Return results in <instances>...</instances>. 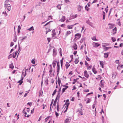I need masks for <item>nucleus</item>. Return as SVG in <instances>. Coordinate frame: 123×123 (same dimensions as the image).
<instances>
[{
    "label": "nucleus",
    "mask_w": 123,
    "mask_h": 123,
    "mask_svg": "<svg viewBox=\"0 0 123 123\" xmlns=\"http://www.w3.org/2000/svg\"><path fill=\"white\" fill-rule=\"evenodd\" d=\"M85 9L87 11H89V8L87 7V5H86L85 6Z\"/></svg>",
    "instance_id": "c03bdc74"
},
{
    "label": "nucleus",
    "mask_w": 123,
    "mask_h": 123,
    "mask_svg": "<svg viewBox=\"0 0 123 123\" xmlns=\"http://www.w3.org/2000/svg\"><path fill=\"white\" fill-rule=\"evenodd\" d=\"M57 82H58L61 83V80L60 79L59 76L58 77Z\"/></svg>",
    "instance_id": "79ce46f5"
},
{
    "label": "nucleus",
    "mask_w": 123,
    "mask_h": 123,
    "mask_svg": "<svg viewBox=\"0 0 123 123\" xmlns=\"http://www.w3.org/2000/svg\"><path fill=\"white\" fill-rule=\"evenodd\" d=\"M94 43L95 44V45H94V46H96L97 47H98L100 45V44H99L95 43Z\"/></svg>",
    "instance_id": "bb28decb"
},
{
    "label": "nucleus",
    "mask_w": 123,
    "mask_h": 123,
    "mask_svg": "<svg viewBox=\"0 0 123 123\" xmlns=\"http://www.w3.org/2000/svg\"><path fill=\"white\" fill-rule=\"evenodd\" d=\"M23 78H22V79L20 80H19L18 81V83H19V85H21V84H22V83H23Z\"/></svg>",
    "instance_id": "a211bd4d"
},
{
    "label": "nucleus",
    "mask_w": 123,
    "mask_h": 123,
    "mask_svg": "<svg viewBox=\"0 0 123 123\" xmlns=\"http://www.w3.org/2000/svg\"><path fill=\"white\" fill-rule=\"evenodd\" d=\"M73 48L75 50H76L77 49V45L76 43H75L74 44V45L73 46Z\"/></svg>",
    "instance_id": "412c9836"
},
{
    "label": "nucleus",
    "mask_w": 123,
    "mask_h": 123,
    "mask_svg": "<svg viewBox=\"0 0 123 123\" xmlns=\"http://www.w3.org/2000/svg\"><path fill=\"white\" fill-rule=\"evenodd\" d=\"M61 87L59 89L58 91V94L56 97H58V101H59L60 97V94L61 93Z\"/></svg>",
    "instance_id": "20e7f679"
},
{
    "label": "nucleus",
    "mask_w": 123,
    "mask_h": 123,
    "mask_svg": "<svg viewBox=\"0 0 123 123\" xmlns=\"http://www.w3.org/2000/svg\"><path fill=\"white\" fill-rule=\"evenodd\" d=\"M65 20V17L64 16L62 17V18L59 20V21L61 22H64Z\"/></svg>",
    "instance_id": "9d476101"
},
{
    "label": "nucleus",
    "mask_w": 123,
    "mask_h": 123,
    "mask_svg": "<svg viewBox=\"0 0 123 123\" xmlns=\"http://www.w3.org/2000/svg\"><path fill=\"white\" fill-rule=\"evenodd\" d=\"M31 62L32 63L34 64L35 63V62L34 59H32L31 61Z\"/></svg>",
    "instance_id": "603ef678"
},
{
    "label": "nucleus",
    "mask_w": 123,
    "mask_h": 123,
    "mask_svg": "<svg viewBox=\"0 0 123 123\" xmlns=\"http://www.w3.org/2000/svg\"><path fill=\"white\" fill-rule=\"evenodd\" d=\"M56 62V60H54L53 62H52V64L53 65V67L54 68H55V67Z\"/></svg>",
    "instance_id": "6e6552de"
},
{
    "label": "nucleus",
    "mask_w": 123,
    "mask_h": 123,
    "mask_svg": "<svg viewBox=\"0 0 123 123\" xmlns=\"http://www.w3.org/2000/svg\"><path fill=\"white\" fill-rule=\"evenodd\" d=\"M34 108L32 110H31V114H33L34 112Z\"/></svg>",
    "instance_id": "052dcab7"
},
{
    "label": "nucleus",
    "mask_w": 123,
    "mask_h": 123,
    "mask_svg": "<svg viewBox=\"0 0 123 123\" xmlns=\"http://www.w3.org/2000/svg\"><path fill=\"white\" fill-rule=\"evenodd\" d=\"M73 26V25H71V26L68 25L67 26L68 28L69 29H72V27L71 26Z\"/></svg>",
    "instance_id": "a18cd8bd"
},
{
    "label": "nucleus",
    "mask_w": 123,
    "mask_h": 123,
    "mask_svg": "<svg viewBox=\"0 0 123 123\" xmlns=\"http://www.w3.org/2000/svg\"><path fill=\"white\" fill-rule=\"evenodd\" d=\"M65 25V24H63L61 25V26L62 27H64Z\"/></svg>",
    "instance_id": "774afa93"
},
{
    "label": "nucleus",
    "mask_w": 123,
    "mask_h": 123,
    "mask_svg": "<svg viewBox=\"0 0 123 123\" xmlns=\"http://www.w3.org/2000/svg\"><path fill=\"white\" fill-rule=\"evenodd\" d=\"M57 67H60V62L59 61L57 62Z\"/></svg>",
    "instance_id": "864d4df0"
},
{
    "label": "nucleus",
    "mask_w": 123,
    "mask_h": 123,
    "mask_svg": "<svg viewBox=\"0 0 123 123\" xmlns=\"http://www.w3.org/2000/svg\"><path fill=\"white\" fill-rule=\"evenodd\" d=\"M9 1V0H6L4 2V4H8L7 3Z\"/></svg>",
    "instance_id": "c9c22d12"
},
{
    "label": "nucleus",
    "mask_w": 123,
    "mask_h": 123,
    "mask_svg": "<svg viewBox=\"0 0 123 123\" xmlns=\"http://www.w3.org/2000/svg\"><path fill=\"white\" fill-rule=\"evenodd\" d=\"M69 104H70V103H69V102H68V103H66L63 106V107H64V106L65 105H66L65 107V108L66 107H68V106H69Z\"/></svg>",
    "instance_id": "a878e982"
},
{
    "label": "nucleus",
    "mask_w": 123,
    "mask_h": 123,
    "mask_svg": "<svg viewBox=\"0 0 123 123\" xmlns=\"http://www.w3.org/2000/svg\"><path fill=\"white\" fill-rule=\"evenodd\" d=\"M50 117V116H48L45 119V120L46 122L47 120Z\"/></svg>",
    "instance_id": "de8ad7c7"
},
{
    "label": "nucleus",
    "mask_w": 123,
    "mask_h": 123,
    "mask_svg": "<svg viewBox=\"0 0 123 123\" xmlns=\"http://www.w3.org/2000/svg\"><path fill=\"white\" fill-rule=\"evenodd\" d=\"M92 67V66H89V67L87 68V69H90Z\"/></svg>",
    "instance_id": "bf43d9fd"
},
{
    "label": "nucleus",
    "mask_w": 123,
    "mask_h": 123,
    "mask_svg": "<svg viewBox=\"0 0 123 123\" xmlns=\"http://www.w3.org/2000/svg\"><path fill=\"white\" fill-rule=\"evenodd\" d=\"M99 86L102 88H103L104 87V84H103L100 83L99 84Z\"/></svg>",
    "instance_id": "3c124183"
},
{
    "label": "nucleus",
    "mask_w": 123,
    "mask_h": 123,
    "mask_svg": "<svg viewBox=\"0 0 123 123\" xmlns=\"http://www.w3.org/2000/svg\"><path fill=\"white\" fill-rule=\"evenodd\" d=\"M47 40L48 42L49 43V42L50 41V38H47Z\"/></svg>",
    "instance_id": "338daca9"
},
{
    "label": "nucleus",
    "mask_w": 123,
    "mask_h": 123,
    "mask_svg": "<svg viewBox=\"0 0 123 123\" xmlns=\"http://www.w3.org/2000/svg\"><path fill=\"white\" fill-rule=\"evenodd\" d=\"M65 66L66 67V68L67 69L70 66V64L69 63L67 62L65 64Z\"/></svg>",
    "instance_id": "f3484780"
},
{
    "label": "nucleus",
    "mask_w": 123,
    "mask_h": 123,
    "mask_svg": "<svg viewBox=\"0 0 123 123\" xmlns=\"http://www.w3.org/2000/svg\"><path fill=\"white\" fill-rule=\"evenodd\" d=\"M2 14H4V15L5 16H6L7 15V13L6 11L3 12H2Z\"/></svg>",
    "instance_id": "2f4dec72"
},
{
    "label": "nucleus",
    "mask_w": 123,
    "mask_h": 123,
    "mask_svg": "<svg viewBox=\"0 0 123 123\" xmlns=\"http://www.w3.org/2000/svg\"><path fill=\"white\" fill-rule=\"evenodd\" d=\"M11 62V63L9 65V68H11L12 69H13L14 68V67L12 62Z\"/></svg>",
    "instance_id": "4468645a"
},
{
    "label": "nucleus",
    "mask_w": 123,
    "mask_h": 123,
    "mask_svg": "<svg viewBox=\"0 0 123 123\" xmlns=\"http://www.w3.org/2000/svg\"><path fill=\"white\" fill-rule=\"evenodd\" d=\"M111 39H112V41L113 42H114L116 40V38H114V37H112Z\"/></svg>",
    "instance_id": "4c0bfd02"
},
{
    "label": "nucleus",
    "mask_w": 123,
    "mask_h": 123,
    "mask_svg": "<svg viewBox=\"0 0 123 123\" xmlns=\"http://www.w3.org/2000/svg\"><path fill=\"white\" fill-rule=\"evenodd\" d=\"M109 53L107 52V53H104V57L105 58H107L108 57V56L109 54Z\"/></svg>",
    "instance_id": "ddd939ff"
},
{
    "label": "nucleus",
    "mask_w": 123,
    "mask_h": 123,
    "mask_svg": "<svg viewBox=\"0 0 123 123\" xmlns=\"http://www.w3.org/2000/svg\"><path fill=\"white\" fill-rule=\"evenodd\" d=\"M12 54H10L8 56V59H9L10 58H11L12 57Z\"/></svg>",
    "instance_id": "49530a36"
},
{
    "label": "nucleus",
    "mask_w": 123,
    "mask_h": 123,
    "mask_svg": "<svg viewBox=\"0 0 123 123\" xmlns=\"http://www.w3.org/2000/svg\"><path fill=\"white\" fill-rule=\"evenodd\" d=\"M63 60V58H62L61 60V61H60L61 66L62 68V67Z\"/></svg>",
    "instance_id": "c85d7f7f"
},
{
    "label": "nucleus",
    "mask_w": 123,
    "mask_h": 123,
    "mask_svg": "<svg viewBox=\"0 0 123 123\" xmlns=\"http://www.w3.org/2000/svg\"><path fill=\"white\" fill-rule=\"evenodd\" d=\"M55 114L56 115V117H57L59 116V114L56 111H55Z\"/></svg>",
    "instance_id": "37998d69"
},
{
    "label": "nucleus",
    "mask_w": 123,
    "mask_h": 123,
    "mask_svg": "<svg viewBox=\"0 0 123 123\" xmlns=\"http://www.w3.org/2000/svg\"><path fill=\"white\" fill-rule=\"evenodd\" d=\"M57 111L58 112L59 111V106H57Z\"/></svg>",
    "instance_id": "0e129e2a"
},
{
    "label": "nucleus",
    "mask_w": 123,
    "mask_h": 123,
    "mask_svg": "<svg viewBox=\"0 0 123 123\" xmlns=\"http://www.w3.org/2000/svg\"><path fill=\"white\" fill-rule=\"evenodd\" d=\"M60 70V67H57V75H58L59 74V72Z\"/></svg>",
    "instance_id": "c756f323"
},
{
    "label": "nucleus",
    "mask_w": 123,
    "mask_h": 123,
    "mask_svg": "<svg viewBox=\"0 0 123 123\" xmlns=\"http://www.w3.org/2000/svg\"><path fill=\"white\" fill-rule=\"evenodd\" d=\"M82 110V109H80V110L78 109L77 111V112H79V113H80L81 115H83V112L81 110Z\"/></svg>",
    "instance_id": "dca6fc26"
},
{
    "label": "nucleus",
    "mask_w": 123,
    "mask_h": 123,
    "mask_svg": "<svg viewBox=\"0 0 123 123\" xmlns=\"http://www.w3.org/2000/svg\"><path fill=\"white\" fill-rule=\"evenodd\" d=\"M23 113H24V115L25 116V117H26V115L27 114V113L25 112L24 111V112H23Z\"/></svg>",
    "instance_id": "680f3d73"
},
{
    "label": "nucleus",
    "mask_w": 123,
    "mask_h": 123,
    "mask_svg": "<svg viewBox=\"0 0 123 123\" xmlns=\"http://www.w3.org/2000/svg\"><path fill=\"white\" fill-rule=\"evenodd\" d=\"M86 22L89 25L91 26L92 27H93V24L92 23L90 22L89 21V20L88 19V20H86Z\"/></svg>",
    "instance_id": "39448f33"
},
{
    "label": "nucleus",
    "mask_w": 123,
    "mask_h": 123,
    "mask_svg": "<svg viewBox=\"0 0 123 123\" xmlns=\"http://www.w3.org/2000/svg\"><path fill=\"white\" fill-rule=\"evenodd\" d=\"M81 7H82L80 5H79L77 8L78 11H80Z\"/></svg>",
    "instance_id": "cd10ccee"
},
{
    "label": "nucleus",
    "mask_w": 123,
    "mask_h": 123,
    "mask_svg": "<svg viewBox=\"0 0 123 123\" xmlns=\"http://www.w3.org/2000/svg\"><path fill=\"white\" fill-rule=\"evenodd\" d=\"M4 7L5 9L9 11H10L11 6L10 4H8L4 5Z\"/></svg>",
    "instance_id": "f257e3e1"
},
{
    "label": "nucleus",
    "mask_w": 123,
    "mask_h": 123,
    "mask_svg": "<svg viewBox=\"0 0 123 123\" xmlns=\"http://www.w3.org/2000/svg\"><path fill=\"white\" fill-rule=\"evenodd\" d=\"M109 25H110L109 26V28H108L109 29H111L113 28V26L112 24H111L110 23L109 24Z\"/></svg>",
    "instance_id": "aec40b11"
},
{
    "label": "nucleus",
    "mask_w": 123,
    "mask_h": 123,
    "mask_svg": "<svg viewBox=\"0 0 123 123\" xmlns=\"http://www.w3.org/2000/svg\"><path fill=\"white\" fill-rule=\"evenodd\" d=\"M86 60L88 61H89L90 60V58L88 57L87 55L86 56Z\"/></svg>",
    "instance_id": "f704fd0d"
},
{
    "label": "nucleus",
    "mask_w": 123,
    "mask_h": 123,
    "mask_svg": "<svg viewBox=\"0 0 123 123\" xmlns=\"http://www.w3.org/2000/svg\"><path fill=\"white\" fill-rule=\"evenodd\" d=\"M81 36V34L79 33H77L75 35V38H77V39H79L80 38Z\"/></svg>",
    "instance_id": "7ed1b4c3"
},
{
    "label": "nucleus",
    "mask_w": 123,
    "mask_h": 123,
    "mask_svg": "<svg viewBox=\"0 0 123 123\" xmlns=\"http://www.w3.org/2000/svg\"><path fill=\"white\" fill-rule=\"evenodd\" d=\"M92 72L95 74H96L97 73V72L96 71L95 68L94 67H93V68H92Z\"/></svg>",
    "instance_id": "4be33fe9"
},
{
    "label": "nucleus",
    "mask_w": 123,
    "mask_h": 123,
    "mask_svg": "<svg viewBox=\"0 0 123 123\" xmlns=\"http://www.w3.org/2000/svg\"><path fill=\"white\" fill-rule=\"evenodd\" d=\"M116 77V74L114 73L112 74V78L114 79Z\"/></svg>",
    "instance_id": "72a5a7b5"
},
{
    "label": "nucleus",
    "mask_w": 123,
    "mask_h": 123,
    "mask_svg": "<svg viewBox=\"0 0 123 123\" xmlns=\"http://www.w3.org/2000/svg\"><path fill=\"white\" fill-rule=\"evenodd\" d=\"M52 37H55L56 35V33L55 32V30L54 29L52 31Z\"/></svg>",
    "instance_id": "1a4fd4ad"
},
{
    "label": "nucleus",
    "mask_w": 123,
    "mask_h": 123,
    "mask_svg": "<svg viewBox=\"0 0 123 123\" xmlns=\"http://www.w3.org/2000/svg\"><path fill=\"white\" fill-rule=\"evenodd\" d=\"M79 61L78 60H77V59H76L75 61L74 62H75V64H77L78 63Z\"/></svg>",
    "instance_id": "09e8293b"
},
{
    "label": "nucleus",
    "mask_w": 123,
    "mask_h": 123,
    "mask_svg": "<svg viewBox=\"0 0 123 123\" xmlns=\"http://www.w3.org/2000/svg\"><path fill=\"white\" fill-rule=\"evenodd\" d=\"M111 47H104V50L105 51H107L108 50L111 49Z\"/></svg>",
    "instance_id": "2eb2a0df"
},
{
    "label": "nucleus",
    "mask_w": 123,
    "mask_h": 123,
    "mask_svg": "<svg viewBox=\"0 0 123 123\" xmlns=\"http://www.w3.org/2000/svg\"><path fill=\"white\" fill-rule=\"evenodd\" d=\"M14 44V43L12 42H11L10 45V46L11 47Z\"/></svg>",
    "instance_id": "8fccbe9b"
},
{
    "label": "nucleus",
    "mask_w": 123,
    "mask_h": 123,
    "mask_svg": "<svg viewBox=\"0 0 123 123\" xmlns=\"http://www.w3.org/2000/svg\"><path fill=\"white\" fill-rule=\"evenodd\" d=\"M68 86H66V87H64L62 89V94L63 92H64L67 89V88H68Z\"/></svg>",
    "instance_id": "f8f14e48"
},
{
    "label": "nucleus",
    "mask_w": 123,
    "mask_h": 123,
    "mask_svg": "<svg viewBox=\"0 0 123 123\" xmlns=\"http://www.w3.org/2000/svg\"><path fill=\"white\" fill-rule=\"evenodd\" d=\"M71 120H70V119L68 118H67L65 121L64 123H69L70 121Z\"/></svg>",
    "instance_id": "b1692460"
},
{
    "label": "nucleus",
    "mask_w": 123,
    "mask_h": 123,
    "mask_svg": "<svg viewBox=\"0 0 123 123\" xmlns=\"http://www.w3.org/2000/svg\"><path fill=\"white\" fill-rule=\"evenodd\" d=\"M104 82V81L103 80H101L100 81V83H102L103 84Z\"/></svg>",
    "instance_id": "e2e57ef3"
},
{
    "label": "nucleus",
    "mask_w": 123,
    "mask_h": 123,
    "mask_svg": "<svg viewBox=\"0 0 123 123\" xmlns=\"http://www.w3.org/2000/svg\"><path fill=\"white\" fill-rule=\"evenodd\" d=\"M17 38H14L13 39V41L14 42H16L17 41Z\"/></svg>",
    "instance_id": "13d9d810"
},
{
    "label": "nucleus",
    "mask_w": 123,
    "mask_h": 123,
    "mask_svg": "<svg viewBox=\"0 0 123 123\" xmlns=\"http://www.w3.org/2000/svg\"><path fill=\"white\" fill-rule=\"evenodd\" d=\"M18 52V51H16L15 53H14L12 55V56L13 58H15L16 57Z\"/></svg>",
    "instance_id": "5701e85b"
},
{
    "label": "nucleus",
    "mask_w": 123,
    "mask_h": 123,
    "mask_svg": "<svg viewBox=\"0 0 123 123\" xmlns=\"http://www.w3.org/2000/svg\"><path fill=\"white\" fill-rule=\"evenodd\" d=\"M71 33V32L69 31H67V33L66 34V35L68 36V35L70 34Z\"/></svg>",
    "instance_id": "473e14b6"
},
{
    "label": "nucleus",
    "mask_w": 123,
    "mask_h": 123,
    "mask_svg": "<svg viewBox=\"0 0 123 123\" xmlns=\"http://www.w3.org/2000/svg\"><path fill=\"white\" fill-rule=\"evenodd\" d=\"M93 92H91V93H88L86 95V96H88V95H90V94H93Z\"/></svg>",
    "instance_id": "5fc2aeb1"
},
{
    "label": "nucleus",
    "mask_w": 123,
    "mask_h": 123,
    "mask_svg": "<svg viewBox=\"0 0 123 123\" xmlns=\"http://www.w3.org/2000/svg\"><path fill=\"white\" fill-rule=\"evenodd\" d=\"M56 7L58 9H61V7L60 5L57 6Z\"/></svg>",
    "instance_id": "4d7b16f0"
},
{
    "label": "nucleus",
    "mask_w": 123,
    "mask_h": 123,
    "mask_svg": "<svg viewBox=\"0 0 123 123\" xmlns=\"http://www.w3.org/2000/svg\"><path fill=\"white\" fill-rule=\"evenodd\" d=\"M75 17L74 16V15H70V18L69 19L70 20H71L72 19H73L75 18Z\"/></svg>",
    "instance_id": "393cba45"
},
{
    "label": "nucleus",
    "mask_w": 123,
    "mask_h": 123,
    "mask_svg": "<svg viewBox=\"0 0 123 123\" xmlns=\"http://www.w3.org/2000/svg\"><path fill=\"white\" fill-rule=\"evenodd\" d=\"M49 72L50 73V74H51V73L52 72V68H50V70L49 71Z\"/></svg>",
    "instance_id": "a19ab883"
},
{
    "label": "nucleus",
    "mask_w": 123,
    "mask_h": 123,
    "mask_svg": "<svg viewBox=\"0 0 123 123\" xmlns=\"http://www.w3.org/2000/svg\"><path fill=\"white\" fill-rule=\"evenodd\" d=\"M84 73L85 76L87 78H88L89 77V75L87 71L86 70L85 71Z\"/></svg>",
    "instance_id": "423d86ee"
},
{
    "label": "nucleus",
    "mask_w": 123,
    "mask_h": 123,
    "mask_svg": "<svg viewBox=\"0 0 123 123\" xmlns=\"http://www.w3.org/2000/svg\"><path fill=\"white\" fill-rule=\"evenodd\" d=\"M58 99V97H56V98L55 99L54 101L53 104V106H55V108L56 105V103L57 101V99Z\"/></svg>",
    "instance_id": "0eeeda50"
},
{
    "label": "nucleus",
    "mask_w": 123,
    "mask_h": 123,
    "mask_svg": "<svg viewBox=\"0 0 123 123\" xmlns=\"http://www.w3.org/2000/svg\"><path fill=\"white\" fill-rule=\"evenodd\" d=\"M51 30H50V29H48V30L46 29V34L49 31H50Z\"/></svg>",
    "instance_id": "ea45409f"
},
{
    "label": "nucleus",
    "mask_w": 123,
    "mask_h": 123,
    "mask_svg": "<svg viewBox=\"0 0 123 123\" xmlns=\"http://www.w3.org/2000/svg\"><path fill=\"white\" fill-rule=\"evenodd\" d=\"M92 39L93 40H95L97 41V40L96 38L94 36L92 38Z\"/></svg>",
    "instance_id": "58836bf2"
},
{
    "label": "nucleus",
    "mask_w": 123,
    "mask_h": 123,
    "mask_svg": "<svg viewBox=\"0 0 123 123\" xmlns=\"http://www.w3.org/2000/svg\"><path fill=\"white\" fill-rule=\"evenodd\" d=\"M100 64L101 66H102L104 65V64H103V62L102 61H100Z\"/></svg>",
    "instance_id": "6e6d98bb"
},
{
    "label": "nucleus",
    "mask_w": 123,
    "mask_h": 123,
    "mask_svg": "<svg viewBox=\"0 0 123 123\" xmlns=\"http://www.w3.org/2000/svg\"><path fill=\"white\" fill-rule=\"evenodd\" d=\"M117 30V28L116 27H115L114 29H113V34H115L116 33Z\"/></svg>",
    "instance_id": "6ab92c4d"
},
{
    "label": "nucleus",
    "mask_w": 123,
    "mask_h": 123,
    "mask_svg": "<svg viewBox=\"0 0 123 123\" xmlns=\"http://www.w3.org/2000/svg\"><path fill=\"white\" fill-rule=\"evenodd\" d=\"M34 30V28L33 26H32L29 28L28 29V30L29 31H31L32 30Z\"/></svg>",
    "instance_id": "7c9ffc66"
},
{
    "label": "nucleus",
    "mask_w": 123,
    "mask_h": 123,
    "mask_svg": "<svg viewBox=\"0 0 123 123\" xmlns=\"http://www.w3.org/2000/svg\"><path fill=\"white\" fill-rule=\"evenodd\" d=\"M26 38L27 37L26 36H25L22 39H21V37H19L18 39V45H19V44H21V43L23 42V40Z\"/></svg>",
    "instance_id": "f03ea898"
},
{
    "label": "nucleus",
    "mask_w": 123,
    "mask_h": 123,
    "mask_svg": "<svg viewBox=\"0 0 123 123\" xmlns=\"http://www.w3.org/2000/svg\"><path fill=\"white\" fill-rule=\"evenodd\" d=\"M57 51L55 49H54L53 50V55L55 56L57 54Z\"/></svg>",
    "instance_id": "9b49d317"
},
{
    "label": "nucleus",
    "mask_w": 123,
    "mask_h": 123,
    "mask_svg": "<svg viewBox=\"0 0 123 123\" xmlns=\"http://www.w3.org/2000/svg\"><path fill=\"white\" fill-rule=\"evenodd\" d=\"M56 89H55L54 91L53 94H52V96H53L56 93Z\"/></svg>",
    "instance_id": "e433bc0d"
},
{
    "label": "nucleus",
    "mask_w": 123,
    "mask_h": 123,
    "mask_svg": "<svg viewBox=\"0 0 123 123\" xmlns=\"http://www.w3.org/2000/svg\"><path fill=\"white\" fill-rule=\"evenodd\" d=\"M123 43H121L119 45V46L120 47H123Z\"/></svg>",
    "instance_id": "69168bd1"
}]
</instances>
